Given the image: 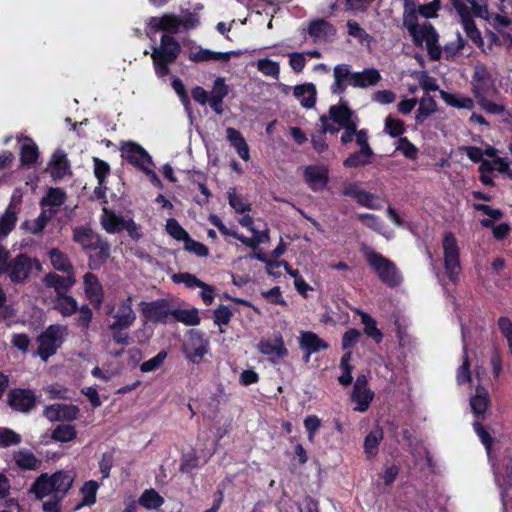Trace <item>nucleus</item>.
<instances>
[{
  "label": "nucleus",
  "mask_w": 512,
  "mask_h": 512,
  "mask_svg": "<svg viewBox=\"0 0 512 512\" xmlns=\"http://www.w3.org/2000/svg\"><path fill=\"white\" fill-rule=\"evenodd\" d=\"M360 251L364 254L368 265L374 270L382 283L389 287H396L401 283L402 277L392 260L370 249L367 245H363Z\"/></svg>",
  "instance_id": "7ed1b4c3"
},
{
  "label": "nucleus",
  "mask_w": 512,
  "mask_h": 512,
  "mask_svg": "<svg viewBox=\"0 0 512 512\" xmlns=\"http://www.w3.org/2000/svg\"><path fill=\"white\" fill-rule=\"evenodd\" d=\"M381 75L378 70L366 68L361 72H354L352 75V86L366 88L379 82Z\"/></svg>",
  "instance_id": "b1692460"
},
{
  "label": "nucleus",
  "mask_w": 512,
  "mask_h": 512,
  "mask_svg": "<svg viewBox=\"0 0 512 512\" xmlns=\"http://www.w3.org/2000/svg\"><path fill=\"white\" fill-rule=\"evenodd\" d=\"M209 341L200 330L189 331V348L186 350V357L193 363L199 364L208 352Z\"/></svg>",
  "instance_id": "4468645a"
},
{
  "label": "nucleus",
  "mask_w": 512,
  "mask_h": 512,
  "mask_svg": "<svg viewBox=\"0 0 512 512\" xmlns=\"http://www.w3.org/2000/svg\"><path fill=\"white\" fill-rule=\"evenodd\" d=\"M452 6L458 13L461 18V24L466 23V21L474 20L471 14V8L467 5V0H450Z\"/></svg>",
  "instance_id": "69168bd1"
},
{
  "label": "nucleus",
  "mask_w": 512,
  "mask_h": 512,
  "mask_svg": "<svg viewBox=\"0 0 512 512\" xmlns=\"http://www.w3.org/2000/svg\"><path fill=\"white\" fill-rule=\"evenodd\" d=\"M73 482L74 476L65 470H58L51 475L41 473L33 482L30 492L37 500H43L51 494L65 498Z\"/></svg>",
  "instance_id": "f257e3e1"
},
{
  "label": "nucleus",
  "mask_w": 512,
  "mask_h": 512,
  "mask_svg": "<svg viewBox=\"0 0 512 512\" xmlns=\"http://www.w3.org/2000/svg\"><path fill=\"white\" fill-rule=\"evenodd\" d=\"M304 180L313 191L324 189L329 181V170L323 165H308L304 169Z\"/></svg>",
  "instance_id": "dca6fc26"
},
{
  "label": "nucleus",
  "mask_w": 512,
  "mask_h": 512,
  "mask_svg": "<svg viewBox=\"0 0 512 512\" xmlns=\"http://www.w3.org/2000/svg\"><path fill=\"white\" fill-rule=\"evenodd\" d=\"M77 437V431L73 425H58L52 432V438L58 442H70Z\"/></svg>",
  "instance_id": "8fccbe9b"
},
{
  "label": "nucleus",
  "mask_w": 512,
  "mask_h": 512,
  "mask_svg": "<svg viewBox=\"0 0 512 512\" xmlns=\"http://www.w3.org/2000/svg\"><path fill=\"white\" fill-rule=\"evenodd\" d=\"M98 488L99 484L95 480L86 481L81 487L83 497L81 502L77 504L76 510L84 506H91L95 504Z\"/></svg>",
  "instance_id": "79ce46f5"
},
{
  "label": "nucleus",
  "mask_w": 512,
  "mask_h": 512,
  "mask_svg": "<svg viewBox=\"0 0 512 512\" xmlns=\"http://www.w3.org/2000/svg\"><path fill=\"white\" fill-rule=\"evenodd\" d=\"M67 195L62 188L51 187L48 189L46 195L41 199L40 205L59 207L66 201Z\"/></svg>",
  "instance_id": "c03bdc74"
},
{
  "label": "nucleus",
  "mask_w": 512,
  "mask_h": 512,
  "mask_svg": "<svg viewBox=\"0 0 512 512\" xmlns=\"http://www.w3.org/2000/svg\"><path fill=\"white\" fill-rule=\"evenodd\" d=\"M49 173L53 179H63L67 174H70V163L67 155L63 151H56L49 164Z\"/></svg>",
  "instance_id": "412c9836"
},
{
  "label": "nucleus",
  "mask_w": 512,
  "mask_h": 512,
  "mask_svg": "<svg viewBox=\"0 0 512 512\" xmlns=\"http://www.w3.org/2000/svg\"><path fill=\"white\" fill-rule=\"evenodd\" d=\"M358 314L361 317V322L364 325V333L376 344H379L383 340V333L380 329L377 328L376 320L368 313L363 311H358Z\"/></svg>",
  "instance_id": "473e14b6"
},
{
  "label": "nucleus",
  "mask_w": 512,
  "mask_h": 512,
  "mask_svg": "<svg viewBox=\"0 0 512 512\" xmlns=\"http://www.w3.org/2000/svg\"><path fill=\"white\" fill-rule=\"evenodd\" d=\"M51 265L57 271L63 273H74V267L69 257L58 248H52L49 252Z\"/></svg>",
  "instance_id": "bb28decb"
},
{
  "label": "nucleus",
  "mask_w": 512,
  "mask_h": 512,
  "mask_svg": "<svg viewBox=\"0 0 512 512\" xmlns=\"http://www.w3.org/2000/svg\"><path fill=\"white\" fill-rule=\"evenodd\" d=\"M440 95L443 101L451 107L468 110H471L474 107V101L470 97L457 96L456 94L443 90L440 92Z\"/></svg>",
  "instance_id": "37998d69"
},
{
  "label": "nucleus",
  "mask_w": 512,
  "mask_h": 512,
  "mask_svg": "<svg viewBox=\"0 0 512 512\" xmlns=\"http://www.w3.org/2000/svg\"><path fill=\"white\" fill-rule=\"evenodd\" d=\"M174 283H184L187 288L199 287L204 290H211L210 285L198 279L194 274L180 272L172 276Z\"/></svg>",
  "instance_id": "a18cd8bd"
},
{
  "label": "nucleus",
  "mask_w": 512,
  "mask_h": 512,
  "mask_svg": "<svg viewBox=\"0 0 512 512\" xmlns=\"http://www.w3.org/2000/svg\"><path fill=\"white\" fill-rule=\"evenodd\" d=\"M444 268L448 279L455 283L461 272L460 250L455 235L448 231L442 239Z\"/></svg>",
  "instance_id": "423d86ee"
},
{
  "label": "nucleus",
  "mask_w": 512,
  "mask_h": 512,
  "mask_svg": "<svg viewBox=\"0 0 512 512\" xmlns=\"http://www.w3.org/2000/svg\"><path fill=\"white\" fill-rule=\"evenodd\" d=\"M181 53V45L175 37L163 34L160 45L153 47L151 58L155 74L163 78L170 74L169 65L173 64Z\"/></svg>",
  "instance_id": "f03ea898"
},
{
  "label": "nucleus",
  "mask_w": 512,
  "mask_h": 512,
  "mask_svg": "<svg viewBox=\"0 0 512 512\" xmlns=\"http://www.w3.org/2000/svg\"><path fill=\"white\" fill-rule=\"evenodd\" d=\"M121 151L122 157L141 171L148 165H154L149 153L136 142L129 141L124 143Z\"/></svg>",
  "instance_id": "9b49d317"
},
{
  "label": "nucleus",
  "mask_w": 512,
  "mask_h": 512,
  "mask_svg": "<svg viewBox=\"0 0 512 512\" xmlns=\"http://www.w3.org/2000/svg\"><path fill=\"white\" fill-rule=\"evenodd\" d=\"M77 412L78 408L74 405L67 407L62 404H54L45 408L44 415L51 421L60 420L61 417L72 420L75 418Z\"/></svg>",
  "instance_id": "cd10ccee"
},
{
  "label": "nucleus",
  "mask_w": 512,
  "mask_h": 512,
  "mask_svg": "<svg viewBox=\"0 0 512 512\" xmlns=\"http://www.w3.org/2000/svg\"><path fill=\"white\" fill-rule=\"evenodd\" d=\"M86 298L95 306L100 307L104 300L103 287L97 275L88 272L83 276Z\"/></svg>",
  "instance_id": "6ab92c4d"
},
{
  "label": "nucleus",
  "mask_w": 512,
  "mask_h": 512,
  "mask_svg": "<svg viewBox=\"0 0 512 512\" xmlns=\"http://www.w3.org/2000/svg\"><path fill=\"white\" fill-rule=\"evenodd\" d=\"M99 234L95 233L90 227L76 226L73 229V241L79 244L85 251H95L99 244L103 242Z\"/></svg>",
  "instance_id": "f3484780"
},
{
  "label": "nucleus",
  "mask_w": 512,
  "mask_h": 512,
  "mask_svg": "<svg viewBox=\"0 0 512 512\" xmlns=\"http://www.w3.org/2000/svg\"><path fill=\"white\" fill-rule=\"evenodd\" d=\"M472 412L477 416H482L489 405L488 392L483 387H477L476 395L470 399Z\"/></svg>",
  "instance_id": "58836bf2"
},
{
  "label": "nucleus",
  "mask_w": 512,
  "mask_h": 512,
  "mask_svg": "<svg viewBox=\"0 0 512 512\" xmlns=\"http://www.w3.org/2000/svg\"><path fill=\"white\" fill-rule=\"evenodd\" d=\"M357 218L362 222L364 226L375 232H380L382 229V222L380 218L375 214L360 213L357 215Z\"/></svg>",
  "instance_id": "0e129e2a"
},
{
  "label": "nucleus",
  "mask_w": 512,
  "mask_h": 512,
  "mask_svg": "<svg viewBox=\"0 0 512 512\" xmlns=\"http://www.w3.org/2000/svg\"><path fill=\"white\" fill-rule=\"evenodd\" d=\"M126 219L116 215L113 211L104 208V215L101 218V225L110 234L119 233L124 230Z\"/></svg>",
  "instance_id": "a878e982"
},
{
  "label": "nucleus",
  "mask_w": 512,
  "mask_h": 512,
  "mask_svg": "<svg viewBox=\"0 0 512 512\" xmlns=\"http://www.w3.org/2000/svg\"><path fill=\"white\" fill-rule=\"evenodd\" d=\"M96 252L90 254L88 258V267L90 270H99L110 257V244L107 240H104L97 247Z\"/></svg>",
  "instance_id": "c85d7f7f"
},
{
  "label": "nucleus",
  "mask_w": 512,
  "mask_h": 512,
  "mask_svg": "<svg viewBox=\"0 0 512 512\" xmlns=\"http://www.w3.org/2000/svg\"><path fill=\"white\" fill-rule=\"evenodd\" d=\"M299 348L304 352L303 361L308 363L312 354L327 350L330 346L319 335L312 331H301Z\"/></svg>",
  "instance_id": "f8f14e48"
},
{
  "label": "nucleus",
  "mask_w": 512,
  "mask_h": 512,
  "mask_svg": "<svg viewBox=\"0 0 512 512\" xmlns=\"http://www.w3.org/2000/svg\"><path fill=\"white\" fill-rule=\"evenodd\" d=\"M33 264L35 268L40 270L42 265L38 259H31L24 253L18 254L15 258L9 261L7 272L11 282L15 284L23 283L29 278Z\"/></svg>",
  "instance_id": "0eeeda50"
},
{
  "label": "nucleus",
  "mask_w": 512,
  "mask_h": 512,
  "mask_svg": "<svg viewBox=\"0 0 512 512\" xmlns=\"http://www.w3.org/2000/svg\"><path fill=\"white\" fill-rule=\"evenodd\" d=\"M462 358H463L462 365L458 368L457 375H456L457 382L460 385L469 383L472 380L471 370H470L471 363H470V359L468 356V347H467L466 343H464V345H463Z\"/></svg>",
  "instance_id": "49530a36"
},
{
  "label": "nucleus",
  "mask_w": 512,
  "mask_h": 512,
  "mask_svg": "<svg viewBox=\"0 0 512 512\" xmlns=\"http://www.w3.org/2000/svg\"><path fill=\"white\" fill-rule=\"evenodd\" d=\"M172 317L175 321L186 326H197L201 322L199 311L195 307L191 309H173Z\"/></svg>",
  "instance_id": "e433bc0d"
},
{
  "label": "nucleus",
  "mask_w": 512,
  "mask_h": 512,
  "mask_svg": "<svg viewBox=\"0 0 512 512\" xmlns=\"http://www.w3.org/2000/svg\"><path fill=\"white\" fill-rule=\"evenodd\" d=\"M14 460L16 465L24 470H37L41 465V460L28 450L15 452Z\"/></svg>",
  "instance_id": "f704fd0d"
},
{
  "label": "nucleus",
  "mask_w": 512,
  "mask_h": 512,
  "mask_svg": "<svg viewBox=\"0 0 512 512\" xmlns=\"http://www.w3.org/2000/svg\"><path fill=\"white\" fill-rule=\"evenodd\" d=\"M25 143L22 144L20 149V162L22 166H32L39 158V150L35 142L29 138H24Z\"/></svg>",
  "instance_id": "c756f323"
},
{
  "label": "nucleus",
  "mask_w": 512,
  "mask_h": 512,
  "mask_svg": "<svg viewBox=\"0 0 512 512\" xmlns=\"http://www.w3.org/2000/svg\"><path fill=\"white\" fill-rule=\"evenodd\" d=\"M441 9V0H432L429 3L421 4L418 6V13L426 19H435L438 17V12Z\"/></svg>",
  "instance_id": "680f3d73"
},
{
  "label": "nucleus",
  "mask_w": 512,
  "mask_h": 512,
  "mask_svg": "<svg viewBox=\"0 0 512 512\" xmlns=\"http://www.w3.org/2000/svg\"><path fill=\"white\" fill-rule=\"evenodd\" d=\"M383 439V431L377 429L370 431L364 439V452L368 459L375 457L378 453L379 444Z\"/></svg>",
  "instance_id": "a19ab883"
},
{
  "label": "nucleus",
  "mask_w": 512,
  "mask_h": 512,
  "mask_svg": "<svg viewBox=\"0 0 512 512\" xmlns=\"http://www.w3.org/2000/svg\"><path fill=\"white\" fill-rule=\"evenodd\" d=\"M258 70L265 76H270L278 79L280 75V66L278 62L272 61L268 58L260 59L257 63Z\"/></svg>",
  "instance_id": "5fc2aeb1"
},
{
  "label": "nucleus",
  "mask_w": 512,
  "mask_h": 512,
  "mask_svg": "<svg viewBox=\"0 0 512 512\" xmlns=\"http://www.w3.org/2000/svg\"><path fill=\"white\" fill-rule=\"evenodd\" d=\"M184 249L201 258H205L209 255L208 247L203 243L192 239L190 236L184 242Z\"/></svg>",
  "instance_id": "e2e57ef3"
},
{
  "label": "nucleus",
  "mask_w": 512,
  "mask_h": 512,
  "mask_svg": "<svg viewBox=\"0 0 512 512\" xmlns=\"http://www.w3.org/2000/svg\"><path fill=\"white\" fill-rule=\"evenodd\" d=\"M497 326L502 334V336L506 339L507 344L512 343V321L507 316H501L498 318Z\"/></svg>",
  "instance_id": "774afa93"
},
{
  "label": "nucleus",
  "mask_w": 512,
  "mask_h": 512,
  "mask_svg": "<svg viewBox=\"0 0 512 512\" xmlns=\"http://www.w3.org/2000/svg\"><path fill=\"white\" fill-rule=\"evenodd\" d=\"M353 114L346 102L340 101L338 105H332L329 108V118L339 126L349 121Z\"/></svg>",
  "instance_id": "4c0bfd02"
},
{
  "label": "nucleus",
  "mask_w": 512,
  "mask_h": 512,
  "mask_svg": "<svg viewBox=\"0 0 512 512\" xmlns=\"http://www.w3.org/2000/svg\"><path fill=\"white\" fill-rule=\"evenodd\" d=\"M384 131L392 138H400L405 133V123L401 119L388 115L385 119Z\"/></svg>",
  "instance_id": "09e8293b"
},
{
  "label": "nucleus",
  "mask_w": 512,
  "mask_h": 512,
  "mask_svg": "<svg viewBox=\"0 0 512 512\" xmlns=\"http://www.w3.org/2000/svg\"><path fill=\"white\" fill-rule=\"evenodd\" d=\"M138 502L140 506L147 510H158L165 500L155 489L150 488L141 494Z\"/></svg>",
  "instance_id": "c9c22d12"
},
{
  "label": "nucleus",
  "mask_w": 512,
  "mask_h": 512,
  "mask_svg": "<svg viewBox=\"0 0 512 512\" xmlns=\"http://www.w3.org/2000/svg\"><path fill=\"white\" fill-rule=\"evenodd\" d=\"M61 276L54 272L47 273L43 278V283L47 288H53L56 296L67 294L76 283L75 273H66Z\"/></svg>",
  "instance_id": "a211bd4d"
},
{
  "label": "nucleus",
  "mask_w": 512,
  "mask_h": 512,
  "mask_svg": "<svg viewBox=\"0 0 512 512\" xmlns=\"http://www.w3.org/2000/svg\"><path fill=\"white\" fill-rule=\"evenodd\" d=\"M335 33L334 26L324 19L313 20L308 27V34L315 39H327Z\"/></svg>",
  "instance_id": "393cba45"
},
{
  "label": "nucleus",
  "mask_w": 512,
  "mask_h": 512,
  "mask_svg": "<svg viewBox=\"0 0 512 512\" xmlns=\"http://www.w3.org/2000/svg\"><path fill=\"white\" fill-rule=\"evenodd\" d=\"M228 201L236 213L243 214L251 210V204L242 195L236 194L234 190L228 192Z\"/></svg>",
  "instance_id": "6e6d98bb"
},
{
  "label": "nucleus",
  "mask_w": 512,
  "mask_h": 512,
  "mask_svg": "<svg viewBox=\"0 0 512 512\" xmlns=\"http://www.w3.org/2000/svg\"><path fill=\"white\" fill-rule=\"evenodd\" d=\"M232 317L233 313L226 305H219L213 312L214 324L220 327L221 332L223 331L221 327L228 325Z\"/></svg>",
  "instance_id": "4d7b16f0"
},
{
  "label": "nucleus",
  "mask_w": 512,
  "mask_h": 512,
  "mask_svg": "<svg viewBox=\"0 0 512 512\" xmlns=\"http://www.w3.org/2000/svg\"><path fill=\"white\" fill-rule=\"evenodd\" d=\"M251 232L253 234L252 237H246L243 234H239V233H233L232 237H234L235 239L240 241L245 246L252 248L254 250L257 249L259 244L266 243L270 239L268 229H266L264 231H258L256 229H254Z\"/></svg>",
  "instance_id": "72a5a7b5"
},
{
  "label": "nucleus",
  "mask_w": 512,
  "mask_h": 512,
  "mask_svg": "<svg viewBox=\"0 0 512 512\" xmlns=\"http://www.w3.org/2000/svg\"><path fill=\"white\" fill-rule=\"evenodd\" d=\"M113 318L114 321L108 326V329H129L134 324L136 313L132 308L131 296L120 301Z\"/></svg>",
  "instance_id": "ddd939ff"
},
{
  "label": "nucleus",
  "mask_w": 512,
  "mask_h": 512,
  "mask_svg": "<svg viewBox=\"0 0 512 512\" xmlns=\"http://www.w3.org/2000/svg\"><path fill=\"white\" fill-rule=\"evenodd\" d=\"M167 352L165 350H161L158 354L151 359L144 361L140 365V370L143 373L153 372L159 369L167 358Z\"/></svg>",
  "instance_id": "bf43d9fd"
},
{
  "label": "nucleus",
  "mask_w": 512,
  "mask_h": 512,
  "mask_svg": "<svg viewBox=\"0 0 512 512\" xmlns=\"http://www.w3.org/2000/svg\"><path fill=\"white\" fill-rule=\"evenodd\" d=\"M412 42L417 47L426 44L428 56L432 61H438L441 58L442 48L439 45V33L430 22H423L415 29L414 34H409Z\"/></svg>",
  "instance_id": "39448f33"
},
{
  "label": "nucleus",
  "mask_w": 512,
  "mask_h": 512,
  "mask_svg": "<svg viewBox=\"0 0 512 512\" xmlns=\"http://www.w3.org/2000/svg\"><path fill=\"white\" fill-rule=\"evenodd\" d=\"M462 27L466 36L480 49L481 53L485 52L484 40L480 30L477 28L475 20L466 21V23L462 24Z\"/></svg>",
  "instance_id": "3c124183"
},
{
  "label": "nucleus",
  "mask_w": 512,
  "mask_h": 512,
  "mask_svg": "<svg viewBox=\"0 0 512 512\" xmlns=\"http://www.w3.org/2000/svg\"><path fill=\"white\" fill-rule=\"evenodd\" d=\"M396 150L411 161L418 159L419 149L407 137H400L396 142Z\"/></svg>",
  "instance_id": "de8ad7c7"
},
{
  "label": "nucleus",
  "mask_w": 512,
  "mask_h": 512,
  "mask_svg": "<svg viewBox=\"0 0 512 512\" xmlns=\"http://www.w3.org/2000/svg\"><path fill=\"white\" fill-rule=\"evenodd\" d=\"M167 233L177 241L185 242L190 236L188 232L174 218H169L166 222Z\"/></svg>",
  "instance_id": "864d4df0"
},
{
  "label": "nucleus",
  "mask_w": 512,
  "mask_h": 512,
  "mask_svg": "<svg viewBox=\"0 0 512 512\" xmlns=\"http://www.w3.org/2000/svg\"><path fill=\"white\" fill-rule=\"evenodd\" d=\"M435 110L436 102L433 98H429L427 102L424 99L421 100L415 116L416 122L422 123L426 118L434 113Z\"/></svg>",
  "instance_id": "052dcab7"
},
{
  "label": "nucleus",
  "mask_w": 512,
  "mask_h": 512,
  "mask_svg": "<svg viewBox=\"0 0 512 512\" xmlns=\"http://www.w3.org/2000/svg\"><path fill=\"white\" fill-rule=\"evenodd\" d=\"M293 94L300 101L303 108L311 109L315 106L317 91L313 83L296 85Z\"/></svg>",
  "instance_id": "5701e85b"
},
{
  "label": "nucleus",
  "mask_w": 512,
  "mask_h": 512,
  "mask_svg": "<svg viewBox=\"0 0 512 512\" xmlns=\"http://www.w3.org/2000/svg\"><path fill=\"white\" fill-rule=\"evenodd\" d=\"M373 150L360 149L351 153L343 162V165L347 168H357L365 166L370 163V158L373 156Z\"/></svg>",
  "instance_id": "ea45409f"
},
{
  "label": "nucleus",
  "mask_w": 512,
  "mask_h": 512,
  "mask_svg": "<svg viewBox=\"0 0 512 512\" xmlns=\"http://www.w3.org/2000/svg\"><path fill=\"white\" fill-rule=\"evenodd\" d=\"M374 392L368 387L365 375H358L353 386L351 401L356 404L354 411L366 412L374 399Z\"/></svg>",
  "instance_id": "9d476101"
},
{
  "label": "nucleus",
  "mask_w": 512,
  "mask_h": 512,
  "mask_svg": "<svg viewBox=\"0 0 512 512\" xmlns=\"http://www.w3.org/2000/svg\"><path fill=\"white\" fill-rule=\"evenodd\" d=\"M93 172L98 181V185H105L111 173V167L106 161L98 157H93Z\"/></svg>",
  "instance_id": "603ef678"
},
{
  "label": "nucleus",
  "mask_w": 512,
  "mask_h": 512,
  "mask_svg": "<svg viewBox=\"0 0 512 512\" xmlns=\"http://www.w3.org/2000/svg\"><path fill=\"white\" fill-rule=\"evenodd\" d=\"M68 335V328L62 324H51L46 327L37 337L38 344L35 355L44 362L54 356L64 344Z\"/></svg>",
  "instance_id": "20e7f679"
},
{
  "label": "nucleus",
  "mask_w": 512,
  "mask_h": 512,
  "mask_svg": "<svg viewBox=\"0 0 512 512\" xmlns=\"http://www.w3.org/2000/svg\"><path fill=\"white\" fill-rule=\"evenodd\" d=\"M150 26L155 31H164L177 34L180 30V17L174 14H164L161 17H152Z\"/></svg>",
  "instance_id": "4be33fe9"
},
{
  "label": "nucleus",
  "mask_w": 512,
  "mask_h": 512,
  "mask_svg": "<svg viewBox=\"0 0 512 512\" xmlns=\"http://www.w3.org/2000/svg\"><path fill=\"white\" fill-rule=\"evenodd\" d=\"M54 309L63 317H70L78 311V304L76 299L68 293L61 294L55 298Z\"/></svg>",
  "instance_id": "7c9ffc66"
},
{
  "label": "nucleus",
  "mask_w": 512,
  "mask_h": 512,
  "mask_svg": "<svg viewBox=\"0 0 512 512\" xmlns=\"http://www.w3.org/2000/svg\"><path fill=\"white\" fill-rule=\"evenodd\" d=\"M472 93L476 99L486 96L492 83L491 74L485 65L476 66L472 75Z\"/></svg>",
  "instance_id": "aec40b11"
},
{
  "label": "nucleus",
  "mask_w": 512,
  "mask_h": 512,
  "mask_svg": "<svg viewBox=\"0 0 512 512\" xmlns=\"http://www.w3.org/2000/svg\"><path fill=\"white\" fill-rule=\"evenodd\" d=\"M16 222V206L10 203L0 218V239H3L9 235V233L15 228Z\"/></svg>",
  "instance_id": "2f4dec72"
},
{
  "label": "nucleus",
  "mask_w": 512,
  "mask_h": 512,
  "mask_svg": "<svg viewBox=\"0 0 512 512\" xmlns=\"http://www.w3.org/2000/svg\"><path fill=\"white\" fill-rule=\"evenodd\" d=\"M258 350L263 355L269 356L272 363L288 356V349L284 344L280 333L274 335L273 339H262L258 344Z\"/></svg>",
  "instance_id": "2eb2a0df"
},
{
  "label": "nucleus",
  "mask_w": 512,
  "mask_h": 512,
  "mask_svg": "<svg viewBox=\"0 0 512 512\" xmlns=\"http://www.w3.org/2000/svg\"><path fill=\"white\" fill-rule=\"evenodd\" d=\"M141 312L147 322L167 324L168 317L173 314V309L170 308L168 299L161 298L150 302H142Z\"/></svg>",
  "instance_id": "6e6552de"
},
{
  "label": "nucleus",
  "mask_w": 512,
  "mask_h": 512,
  "mask_svg": "<svg viewBox=\"0 0 512 512\" xmlns=\"http://www.w3.org/2000/svg\"><path fill=\"white\" fill-rule=\"evenodd\" d=\"M37 396L29 388H13L7 394L8 406L16 412L29 413L35 408Z\"/></svg>",
  "instance_id": "1a4fd4ad"
},
{
  "label": "nucleus",
  "mask_w": 512,
  "mask_h": 512,
  "mask_svg": "<svg viewBox=\"0 0 512 512\" xmlns=\"http://www.w3.org/2000/svg\"><path fill=\"white\" fill-rule=\"evenodd\" d=\"M360 336L361 333L358 329H348L342 336V349L345 351H350V349L356 345Z\"/></svg>",
  "instance_id": "338daca9"
},
{
  "label": "nucleus",
  "mask_w": 512,
  "mask_h": 512,
  "mask_svg": "<svg viewBox=\"0 0 512 512\" xmlns=\"http://www.w3.org/2000/svg\"><path fill=\"white\" fill-rule=\"evenodd\" d=\"M21 441L20 434L10 428L0 427V447L6 448L12 445H19Z\"/></svg>",
  "instance_id": "13d9d810"
}]
</instances>
